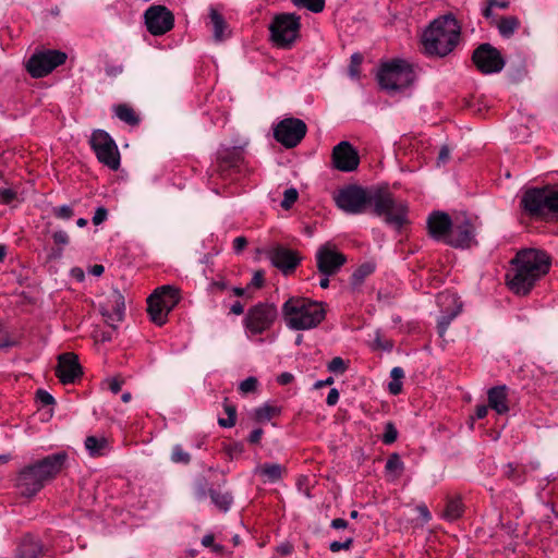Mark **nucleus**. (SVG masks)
Listing matches in <instances>:
<instances>
[{
    "mask_svg": "<svg viewBox=\"0 0 558 558\" xmlns=\"http://www.w3.org/2000/svg\"><path fill=\"white\" fill-rule=\"evenodd\" d=\"M488 404L498 414H506L508 407V387L506 385L496 386L488 390Z\"/></svg>",
    "mask_w": 558,
    "mask_h": 558,
    "instance_id": "nucleus-26",
    "label": "nucleus"
},
{
    "mask_svg": "<svg viewBox=\"0 0 558 558\" xmlns=\"http://www.w3.org/2000/svg\"><path fill=\"white\" fill-rule=\"evenodd\" d=\"M474 238V228L469 220L451 227L445 243L460 248L470 247Z\"/></svg>",
    "mask_w": 558,
    "mask_h": 558,
    "instance_id": "nucleus-23",
    "label": "nucleus"
},
{
    "mask_svg": "<svg viewBox=\"0 0 558 558\" xmlns=\"http://www.w3.org/2000/svg\"><path fill=\"white\" fill-rule=\"evenodd\" d=\"M327 369L335 374H343L348 369V364L340 357H333L327 365Z\"/></svg>",
    "mask_w": 558,
    "mask_h": 558,
    "instance_id": "nucleus-45",
    "label": "nucleus"
},
{
    "mask_svg": "<svg viewBox=\"0 0 558 558\" xmlns=\"http://www.w3.org/2000/svg\"><path fill=\"white\" fill-rule=\"evenodd\" d=\"M84 446L88 454L93 458L104 457L109 454L112 447L106 436H87Z\"/></svg>",
    "mask_w": 558,
    "mask_h": 558,
    "instance_id": "nucleus-27",
    "label": "nucleus"
},
{
    "mask_svg": "<svg viewBox=\"0 0 558 558\" xmlns=\"http://www.w3.org/2000/svg\"><path fill=\"white\" fill-rule=\"evenodd\" d=\"M108 217V210L105 207H98L93 216V223L95 226H99Z\"/></svg>",
    "mask_w": 558,
    "mask_h": 558,
    "instance_id": "nucleus-53",
    "label": "nucleus"
},
{
    "mask_svg": "<svg viewBox=\"0 0 558 558\" xmlns=\"http://www.w3.org/2000/svg\"><path fill=\"white\" fill-rule=\"evenodd\" d=\"M99 311L105 317L106 323L116 328L117 324L123 320L125 312V302L123 294L112 289L99 304Z\"/></svg>",
    "mask_w": 558,
    "mask_h": 558,
    "instance_id": "nucleus-20",
    "label": "nucleus"
},
{
    "mask_svg": "<svg viewBox=\"0 0 558 558\" xmlns=\"http://www.w3.org/2000/svg\"><path fill=\"white\" fill-rule=\"evenodd\" d=\"M209 17H210V23L213 25V33H214L215 40L221 41L225 38H227L229 35L227 33L228 25H227L223 16L220 13H218L217 10L210 9Z\"/></svg>",
    "mask_w": 558,
    "mask_h": 558,
    "instance_id": "nucleus-31",
    "label": "nucleus"
},
{
    "mask_svg": "<svg viewBox=\"0 0 558 558\" xmlns=\"http://www.w3.org/2000/svg\"><path fill=\"white\" fill-rule=\"evenodd\" d=\"M338 401H339V391L336 388L330 389L327 395V398H326V403L328 405H335V404H337Z\"/></svg>",
    "mask_w": 558,
    "mask_h": 558,
    "instance_id": "nucleus-62",
    "label": "nucleus"
},
{
    "mask_svg": "<svg viewBox=\"0 0 558 558\" xmlns=\"http://www.w3.org/2000/svg\"><path fill=\"white\" fill-rule=\"evenodd\" d=\"M123 72V66L121 64H112L106 66V73L109 76H117Z\"/></svg>",
    "mask_w": 558,
    "mask_h": 558,
    "instance_id": "nucleus-64",
    "label": "nucleus"
},
{
    "mask_svg": "<svg viewBox=\"0 0 558 558\" xmlns=\"http://www.w3.org/2000/svg\"><path fill=\"white\" fill-rule=\"evenodd\" d=\"M147 31L154 36H161L173 28L174 16L165 5H151L144 14Z\"/></svg>",
    "mask_w": 558,
    "mask_h": 558,
    "instance_id": "nucleus-17",
    "label": "nucleus"
},
{
    "mask_svg": "<svg viewBox=\"0 0 558 558\" xmlns=\"http://www.w3.org/2000/svg\"><path fill=\"white\" fill-rule=\"evenodd\" d=\"M247 245V240L244 236H238L233 240V250L235 253H241Z\"/></svg>",
    "mask_w": 558,
    "mask_h": 558,
    "instance_id": "nucleus-60",
    "label": "nucleus"
},
{
    "mask_svg": "<svg viewBox=\"0 0 558 558\" xmlns=\"http://www.w3.org/2000/svg\"><path fill=\"white\" fill-rule=\"evenodd\" d=\"M294 5L305 8L314 13H319L325 8V0H292Z\"/></svg>",
    "mask_w": 558,
    "mask_h": 558,
    "instance_id": "nucleus-37",
    "label": "nucleus"
},
{
    "mask_svg": "<svg viewBox=\"0 0 558 558\" xmlns=\"http://www.w3.org/2000/svg\"><path fill=\"white\" fill-rule=\"evenodd\" d=\"M375 270L373 263H364L360 265L351 275L350 284L353 290H359L363 284L366 277L372 275Z\"/></svg>",
    "mask_w": 558,
    "mask_h": 558,
    "instance_id": "nucleus-33",
    "label": "nucleus"
},
{
    "mask_svg": "<svg viewBox=\"0 0 558 558\" xmlns=\"http://www.w3.org/2000/svg\"><path fill=\"white\" fill-rule=\"evenodd\" d=\"M389 392L393 396H397L402 390V381L399 380H391L388 385Z\"/></svg>",
    "mask_w": 558,
    "mask_h": 558,
    "instance_id": "nucleus-63",
    "label": "nucleus"
},
{
    "mask_svg": "<svg viewBox=\"0 0 558 558\" xmlns=\"http://www.w3.org/2000/svg\"><path fill=\"white\" fill-rule=\"evenodd\" d=\"M257 387V379L255 377H247L241 381L239 389L243 393L253 392Z\"/></svg>",
    "mask_w": 558,
    "mask_h": 558,
    "instance_id": "nucleus-49",
    "label": "nucleus"
},
{
    "mask_svg": "<svg viewBox=\"0 0 558 558\" xmlns=\"http://www.w3.org/2000/svg\"><path fill=\"white\" fill-rule=\"evenodd\" d=\"M284 468L279 463H263L254 469V474L258 475L264 483H276L282 478Z\"/></svg>",
    "mask_w": 558,
    "mask_h": 558,
    "instance_id": "nucleus-28",
    "label": "nucleus"
},
{
    "mask_svg": "<svg viewBox=\"0 0 558 558\" xmlns=\"http://www.w3.org/2000/svg\"><path fill=\"white\" fill-rule=\"evenodd\" d=\"M52 239H53L54 244H57L59 246H65L70 243L69 234L63 230L53 232Z\"/></svg>",
    "mask_w": 558,
    "mask_h": 558,
    "instance_id": "nucleus-50",
    "label": "nucleus"
},
{
    "mask_svg": "<svg viewBox=\"0 0 558 558\" xmlns=\"http://www.w3.org/2000/svg\"><path fill=\"white\" fill-rule=\"evenodd\" d=\"M11 345L12 342L10 341V337L4 330L3 326L0 324V349L9 348Z\"/></svg>",
    "mask_w": 558,
    "mask_h": 558,
    "instance_id": "nucleus-58",
    "label": "nucleus"
},
{
    "mask_svg": "<svg viewBox=\"0 0 558 558\" xmlns=\"http://www.w3.org/2000/svg\"><path fill=\"white\" fill-rule=\"evenodd\" d=\"M549 268L550 258L544 251L521 250L511 260V267L506 275L507 284L513 293L526 295Z\"/></svg>",
    "mask_w": 558,
    "mask_h": 558,
    "instance_id": "nucleus-1",
    "label": "nucleus"
},
{
    "mask_svg": "<svg viewBox=\"0 0 558 558\" xmlns=\"http://www.w3.org/2000/svg\"><path fill=\"white\" fill-rule=\"evenodd\" d=\"M108 385H109L110 391L112 393L117 395L122 389L123 380H121L119 378H112V379L109 380Z\"/></svg>",
    "mask_w": 558,
    "mask_h": 558,
    "instance_id": "nucleus-61",
    "label": "nucleus"
},
{
    "mask_svg": "<svg viewBox=\"0 0 558 558\" xmlns=\"http://www.w3.org/2000/svg\"><path fill=\"white\" fill-rule=\"evenodd\" d=\"M377 80L383 89L389 94L400 93L415 81V73L404 60H392L384 63L378 71Z\"/></svg>",
    "mask_w": 558,
    "mask_h": 558,
    "instance_id": "nucleus-7",
    "label": "nucleus"
},
{
    "mask_svg": "<svg viewBox=\"0 0 558 558\" xmlns=\"http://www.w3.org/2000/svg\"><path fill=\"white\" fill-rule=\"evenodd\" d=\"M279 413V409L270 405H263L255 410V418L259 422L271 420L276 414Z\"/></svg>",
    "mask_w": 558,
    "mask_h": 558,
    "instance_id": "nucleus-40",
    "label": "nucleus"
},
{
    "mask_svg": "<svg viewBox=\"0 0 558 558\" xmlns=\"http://www.w3.org/2000/svg\"><path fill=\"white\" fill-rule=\"evenodd\" d=\"M316 266L320 275L333 276L347 263L344 254L338 252L335 245L325 243L320 245L315 254Z\"/></svg>",
    "mask_w": 558,
    "mask_h": 558,
    "instance_id": "nucleus-16",
    "label": "nucleus"
},
{
    "mask_svg": "<svg viewBox=\"0 0 558 558\" xmlns=\"http://www.w3.org/2000/svg\"><path fill=\"white\" fill-rule=\"evenodd\" d=\"M460 25L452 15L435 19L422 35V45L427 56L446 57L458 45Z\"/></svg>",
    "mask_w": 558,
    "mask_h": 558,
    "instance_id": "nucleus-3",
    "label": "nucleus"
},
{
    "mask_svg": "<svg viewBox=\"0 0 558 558\" xmlns=\"http://www.w3.org/2000/svg\"><path fill=\"white\" fill-rule=\"evenodd\" d=\"M264 272L258 270V271H255L252 279H251V282H250V286L252 287H255V288H262L263 284H264Z\"/></svg>",
    "mask_w": 558,
    "mask_h": 558,
    "instance_id": "nucleus-57",
    "label": "nucleus"
},
{
    "mask_svg": "<svg viewBox=\"0 0 558 558\" xmlns=\"http://www.w3.org/2000/svg\"><path fill=\"white\" fill-rule=\"evenodd\" d=\"M520 21L515 16L502 17L498 23V29L501 36L509 38L519 28Z\"/></svg>",
    "mask_w": 558,
    "mask_h": 558,
    "instance_id": "nucleus-36",
    "label": "nucleus"
},
{
    "mask_svg": "<svg viewBox=\"0 0 558 558\" xmlns=\"http://www.w3.org/2000/svg\"><path fill=\"white\" fill-rule=\"evenodd\" d=\"M449 158H450V148L447 145H442L439 150L438 157H437V165L440 166V165L446 163L449 160Z\"/></svg>",
    "mask_w": 558,
    "mask_h": 558,
    "instance_id": "nucleus-55",
    "label": "nucleus"
},
{
    "mask_svg": "<svg viewBox=\"0 0 558 558\" xmlns=\"http://www.w3.org/2000/svg\"><path fill=\"white\" fill-rule=\"evenodd\" d=\"M331 157L333 167L342 172L354 171L360 163L356 149L347 141L340 142L333 147Z\"/></svg>",
    "mask_w": 558,
    "mask_h": 558,
    "instance_id": "nucleus-21",
    "label": "nucleus"
},
{
    "mask_svg": "<svg viewBox=\"0 0 558 558\" xmlns=\"http://www.w3.org/2000/svg\"><path fill=\"white\" fill-rule=\"evenodd\" d=\"M362 62H363L362 54L356 52V53H353L351 56V60H350V65H349L348 72H349V75L352 78H359V76H360V66H361Z\"/></svg>",
    "mask_w": 558,
    "mask_h": 558,
    "instance_id": "nucleus-43",
    "label": "nucleus"
},
{
    "mask_svg": "<svg viewBox=\"0 0 558 558\" xmlns=\"http://www.w3.org/2000/svg\"><path fill=\"white\" fill-rule=\"evenodd\" d=\"M245 170V157L242 146H220L216 153V160L209 169V178L215 175L228 180Z\"/></svg>",
    "mask_w": 558,
    "mask_h": 558,
    "instance_id": "nucleus-8",
    "label": "nucleus"
},
{
    "mask_svg": "<svg viewBox=\"0 0 558 558\" xmlns=\"http://www.w3.org/2000/svg\"><path fill=\"white\" fill-rule=\"evenodd\" d=\"M44 547L40 541L27 535L15 549L14 558H43Z\"/></svg>",
    "mask_w": 558,
    "mask_h": 558,
    "instance_id": "nucleus-25",
    "label": "nucleus"
},
{
    "mask_svg": "<svg viewBox=\"0 0 558 558\" xmlns=\"http://www.w3.org/2000/svg\"><path fill=\"white\" fill-rule=\"evenodd\" d=\"M397 437L398 430L396 426L391 422L386 423L385 432L381 438L383 442L386 445H391L397 440Z\"/></svg>",
    "mask_w": 558,
    "mask_h": 558,
    "instance_id": "nucleus-47",
    "label": "nucleus"
},
{
    "mask_svg": "<svg viewBox=\"0 0 558 558\" xmlns=\"http://www.w3.org/2000/svg\"><path fill=\"white\" fill-rule=\"evenodd\" d=\"M520 203L530 217H554L558 214V187L546 185L527 189Z\"/></svg>",
    "mask_w": 558,
    "mask_h": 558,
    "instance_id": "nucleus-6",
    "label": "nucleus"
},
{
    "mask_svg": "<svg viewBox=\"0 0 558 558\" xmlns=\"http://www.w3.org/2000/svg\"><path fill=\"white\" fill-rule=\"evenodd\" d=\"M452 227L451 218L442 211H434L427 219V228L430 236L437 241H446Z\"/></svg>",
    "mask_w": 558,
    "mask_h": 558,
    "instance_id": "nucleus-24",
    "label": "nucleus"
},
{
    "mask_svg": "<svg viewBox=\"0 0 558 558\" xmlns=\"http://www.w3.org/2000/svg\"><path fill=\"white\" fill-rule=\"evenodd\" d=\"M66 53L54 49L35 51L26 61L25 68L34 78H41L66 61Z\"/></svg>",
    "mask_w": 558,
    "mask_h": 558,
    "instance_id": "nucleus-10",
    "label": "nucleus"
},
{
    "mask_svg": "<svg viewBox=\"0 0 558 558\" xmlns=\"http://www.w3.org/2000/svg\"><path fill=\"white\" fill-rule=\"evenodd\" d=\"M214 541H215V537H214L213 534H206L202 538V545L205 546V547L213 546L214 547V551H216V553L222 550V546L221 545H214Z\"/></svg>",
    "mask_w": 558,
    "mask_h": 558,
    "instance_id": "nucleus-56",
    "label": "nucleus"
},
{
    "mask_svg": "<svg viewBox=\"0 0 558 558\" xmlns=\"http://www.w3.org/2000/svg\"><path fill=\"white\" fill-rule=\"evenodd\" d=\"M147 312L151 322L158 326H162L167 323L169 311L163 308L162 303L159 300L158 294L155 292L147 299Z\"/></svg>",
    "mask_w": 558,
    "mask_h": 558,
    "instance_id": "nucleus-29",
    "label": "nucleus"
},
{
    "mask_svg": "<svg viewBox=\"0 0 558 558\" xmlns=\"http://www.w3.org/2000/svg\"><path fill=\"white\" fill-rule=\"evenodd\" d=\"M166 311L171 312L180 302V290L173 286H161L154 291Z\"/></svg>",
    "mask_w": 558,
    "mask_h": 558,
    "instance_id": "nucleus-30",
    "label": "nucleus"
},
{
    "mask_svg": "<svg viewBox=\"0 0 558 558\" xmlns=\"http://www.w3.org/2000/svg\"><path fill=\"white\" fill-rule=\"evenodd\" d=\"M225 411H226L228 417L227 418H219L218 420V424L221 427H225V428L233 427L235 425V421H236V409H235V407L226 402L225 403Z\"/></svg>",
    "mask_w": 558,
    "mask_h": 558,
    "instance_id": "nucleus-39",
    "label": "nucleus"
},
{
    "mask_svg": "<svg viewBox=\"0 0 558 558\" xmlns=\"http://www.w3.org/2000/svg\"><path fill=\"white\" fill-rule=\"evenodd\" d=\"M385 468L388 472H398L400 474L404 469V464L398 453H392L387 459Z\"/></svg>",
    "mask_w": 558,
    "mask_h": 558,
    "instance_id": "nucleus-41",
    "label": "nucleus"
},
{
    "mask_svg": "<svg viewBox=\"0 0 558 558\" xmlns=\"http://www.w3.org/2000/svg\"><path fill=\"white\" fill-rule=\"evenodd\" d=\"M90 146L99 162L117 170L120 166V154L112 137L104 130H96L90 136Z\"/></svg>",
    "mask_w": 558,
    "mask_h": 558,
    "instance_id": "nucleus-12",
    "label": "nucleus"
},
{
    "mask_svg": "<svg viewBox=\"0 0 558 558\" xmlns=\"http://www.w3.org/2000/svg\"><path fill=\"white\" fill-rule=\"evenodd\" d=\"M441 315L437 322L439 337L444 338L451 322L461 313L462 303L454 293L442 292L437 298Z\"/></svg>",
    "mask_w": 558,
    "mask_h": 558,
    "instance_id": "nucleus-19",
    "label": "nucleus"
},
{
    "mask_svg": "<svg viewBox=\"0 0 558 558\" xmlns=\"http://www.w3.org/2000/svg\"><path fill=\"white\" fill-rule=\"evenodd\" d=\"M464 512V506L459 497L448 498L445 510L442 512V519L446 521H456L462 517Z\"/></svg>",
    "mask_w": 558,
    "mask_h": 558,
    "instance_id": "nucleus-32",
    "label": "nucleus"
},
{
    "mask_svg": "<svg viewBox=\"0 0 558 558\" xmlns=\"http://www.w3.org/2000/svg\"><path fill=\"white\" fill-rule=\"evenodd\" d=\"M298 197H299V193H298L296 189H294V187L287 189L283 193V199L281 201L280 206L283 209H289L298 201Z\"/></svg>",
    "mask_w": 558,
    "mask_h": 558,
    "instance_id": "nucleus-44",
    "label": "nucleus"
},
{
    "mask_svg": "<svg viewBox=\"0 0 558 558\" xmlns=\"http://www.w3.org/2000/svg\"><path fill=\"white\" fill-rule=\"evenodd\" d=\"M282 315L290 329L308 330L325 319L326 308L323 302L294 296L284 302Z\"/></svg>",
    "mask_w": 558,
    "mask_h": 558,
    "instance_id": "nucleus-4",
    "label": "nucleus"
},
{
    "mask_svg": "<svg viewBox=\"0 0 558 558\" xmlns=\"http://www.w3.org/2000/svg\"><path fill=\"white\" fill-rule=\"evenodd\" d=\"M116 116L129 125H137L140 118L132 107L125 104H121L114 107Z\"/></svg>",
    "mask_w": 558,
    "mask_h": 558,
    "instance_id": "nucleus-35",
    "label": "nucleus"
},
{
    "mask_svg": "<svg viewBox=\"0 0 558 558\" xmlns=\"http://www.w3.org/2000/svg\"><path fill=\"white\" fill-rule=\"evenodd\" d=\"M416 511L418 512L421 519L424 521V522H429L432 520V514L428 510V508L426 507V505H418L416 507Z\"/></svg>",
    "mask_w": 558,
    "mask_h": 558,
    "instance_id": "nucleus-59",
    "label": "nucleus"
},
{
    "mask_svg": "<svg viewBox=\"0 0 558 558\" xmlns=\"http://www.w3.org/2000/svg\"><path fill=\"white\" fill-rule=\"evenodd\" d=\"M52 214L56 218L61 220H69L74 216V210L70 205H62L52 208Z\"/></svg>",
    "mask_w": 558,
    "mask_h": 558,
    "instance_id": "nucleus-46",
    "label": "nucleus"
},
{
    "mask_svg": "<svg viewBox=\"0 0 558 558\" xmlns=\"http://www.w3.org/2000/svg\"><path fill=\"white\" fill-rule=\"evenodd\" d=\"M371 199L372 213L381 218L387 226L400 231L409 223L407 202L397 199L388 189H373Z\"/></svg>",
    "mask_w": 558,
    "mask_h": 558,
    "instance_id": "nucleus-5",
    "label": "nucleus"
},
{
    "mask_svg": "<svg viewBox=\"0 0 558 558\" xmlns=\"http://www.w3.org/2000/svg\"><path fill=\"white\" fill-rule=\"evenodd\" d=\"M472 60L484 74L500 72L505 66L500 52L489 44L478 46L473 52Z\"/></svg>",
    "mask_w": 558,
    "mask_h": 558,
    "instance_id": "nucleus-18",
    "label": "nucleus"
},
{
    "mask_svg": "<svg viewBox=\"0 0 558 558\" xmlns=\"http://www.w3.org/2000/svg\"><path fill=\"white\" fill-rule=\"evenodd\" d=\"M373 189L367 190L356 184H350L340 189L335 195L336 205L349 215L365 213L371 207Z\"/></svg>",
    "mask_w": 558,
    "mask_h": 558,
    "instance_id": "nucleus-9",
    "label": "nucleus"
},
{
    "mask_svg": "<svg viewBox=\"0 0 558 558\" xmlns=\"http://www.w3.org/2000/svg\"><path fill=\"white\" fill-rule=\"evenodd\" d=\"M300 17L293 13H281L274 17L269 31L271 40L279 48L290 47L299 36Z\"/></svg>",
    "mask_w": 558,
    "mask_h": 558,
    "instance_id": "nucleus-11",
    "label": "nucleus"
},
{
    "mask_svg": "<svg viewBox=\"0 0 558 558\" xmlns=\"http://www.w3.org/2000/svg\"><path fill=\"white\" fill-rule=\"evenodd\" d=\"M277 315V307L274 304L258 303L247 311L244 326L252 335H260L272 326Z\"/></svg>",
    "mask_w": 558,
    "mask_h": 558,
    "instance_id": "nucleus-13",
    "label": "nucleus"
},
{
    "mask_svg": "<svg viewBox=\"0 0 558 558\" xmlns=\"http://www.w3.org/2000/svg\"><path fill=\"white\" fill-rule=\"evenodd\" d=\"M82 374L77 355L74 353H63L59 356L56 375L62 384H73Z\"/></svg>",
    "mask_w": 558,
    "mask_h": 558,
    "instance_id": "nucleus-22",
    "label": "nucleus"
},
{
    "mask_svg": "<svg viewBox=\"0 0 558 558\" xmlns=\"http://www.w3.org/2000/svg\"><path fill=\"white\" fill-rule=\"evenodd\" d=\"M171 460L175 463L187 464L191 461V456L181 445H175L172 449Z\"/></svg>",
    "mask_w": 558,
    "mask_h": 558,
    "instance_id": "nucleus-42",
    "label": "nucleus"
},
{
    "mask_svg": "<svg viewBox=\"0 0 558 558\" xmlns=\"http://www.w3.org/2000/svg\"><path fill=\"white\" fill-rule=\"evenodd\" d=\"M68 460L69 454L65 451H59L24 466L16 477L20 494L28 498L35 496L62 472Z\"/></svg>",
    "mask_w": 558,
    "mask_h": 558,
    "instance_id": "nucleus-2",
    "label": "nucleus"
},
{
    "mask_svg": "<svg viewBox=\"0 0 558 558\" xmlns=\"http://www.w3.org/2000/svg\"><path fill=\"white\" fill-rule=\"evenodd\" d=\"M16 197V193L11 189H0V203L9 205Z\"/></svg>",
    "mask_w": 558,
    "mask_h": 558,
    "instance_id": "nucleus-51",
    "label": "nucleus"
},
{
    "mask_svg": "<svg viewBox=\"0 0 558 558\" xmlns=\"http://www.w3.org/2000/svg\"><path fill=\"white\" fill-rule=\"evenodd\" d=\"M306 132L307 126L303 120L284 118L274 128V137L286 148H293L301 143Z\"/></svg>",
    "mask_w": 558,
    "mask_h": 558,
    "instance_id": "nucleus-14",
    "label": "nucleus"
},
{
    "mask_svg": "<svg viewBox=\"0 0 558 558\" xmlns=\"http://www.w3.org/2000/svg\"><path fill=\"white\" fill-rule=\"evenodd\" d=\"M265 254L271 265L286 276L294 272L303 258L299 251L282 244H275L267 247Z\"/></svg>",
    "mask_w": 558,
    "mask_h": 558,
    "instance_id": "nucleus-15",
    "label": "nucleus"
},
{
    "mask_svg": "<svg viewBox=\"0 0 558 558\" xmlns=\"http://www.w3.org/2000/svg\"><path fill=\"white\" fill-rule=\"evenodd\" d=\"M352 544H353V538H351V537L347 538L344 542L333 541L330 543L329 549L332 553H338L340 550H348V549H350Z\"/></svg>",
    "mask_w": 558,
    "mask_h": 558,
    "instance_id": "nucleus-48",
    "label": "nucleus"
},
{
    "mask_svg": "<svg viewBox=\"0 0 558 558\" xmlns=\"http://www.w3.org/2000/svg\"><path fill=\"white\" fill-rule=\"evenodd\" d=\"M207 481L203 477L197 481L195 486V496L198 500H203L207 496L206 492Z\"/></svg>",
    "mask_w": 558,
    "mask_h": 558,
    "instance_id": "nucleus-52",
    "label": "nucleus"
},
{
    "mask_svg": "<svg viewBox=\"0 0 558 558\" xmlns=\"http://www.w3.org/2000/svg\"><path fill=\"white\" fill-rule=\"evenodd\" d=\"M502 472L507 478L517 484L523 481L522 470L514 463H507L504 466Z\"/></svg>",
    "mask_w": 558,
    "mask_h": 558,
    "instance_id": "nucleus-38",
    "label": "nucleus"
},
{
    "mask_svg": "<svg viewBox=\"0 0 558 558\" xmlns=\"http://www.w3.org/2000/svg\"><path fill=\"white\" fill-rule=\"evenodd\" d=\"M211 502L222 512L229 511L233 497L229 492H220L214 488L208 490Z\"/></svg>",
    "mask_w": 558,
    "mask_h": 558,
    "instance_id": "nucleus-34",
    "label": "nucleus"
},
{
    "mask_svg": "<svg viewBox=\"0 0 558 558\" xmlns=\"http://www.w3.org/2000/svg\"><path fill=\"white\" fill-rule=\"evenodd\" d=\"M37 398L44 405H51L54 403V398L46 390H37Z\"/></svg>",
    "mask_w": 558,
    "mask_h": 558,
    "instance_id": "nucleus-54",
    "label": "nucleus"
}]
</instances>
